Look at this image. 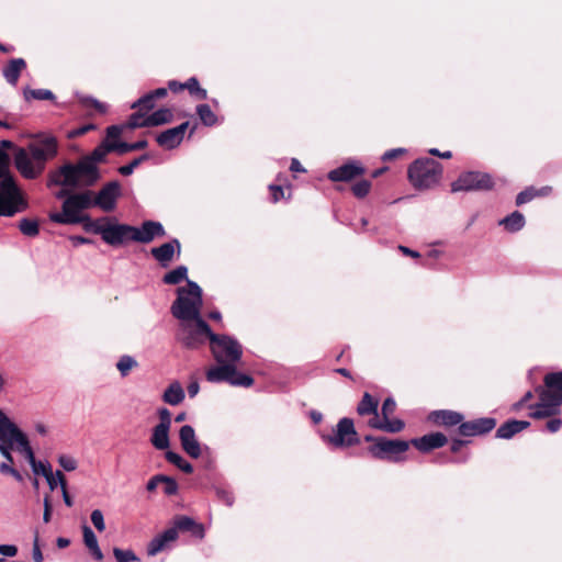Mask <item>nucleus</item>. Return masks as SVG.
<instances>
[{
  "label": "nucleus",
  "mask_w": 562,
  "mask_h": 562,
  "mask_svg": "<svg viewBox=\"0 0 562 562\" xmlns=\"http://www.w3.org/2000/svg\"><path fill=\"white\" fill-rule=\"evenodd\" d=\"M369 425L372 428L380 429V430L391 432V434L400 432L405 427V424L402 419H398V418L390 419V417L384 418V419H381L380 417H373L369 422Z\"/></svg>",
  "instance_id": "nucleus-28"
},
{
  "label": "nucleus",
  "mask_w": 562,
  "mask_h": 562,
  "mask_svg": "<svg viewBox=\"0 0 562 562\" xmlns=\"http://www.w3.org/2000/svg\"><path fill=\"white\" fill-rule=\"evenodd\" d=\"M496 426V419L481 417L469 422H462L459 426V434L464 437H474L490 432Z\"/></svg>",
  "instance_id": "nucleus-16"
},
{
  "label": "nucleus",
  "mask_w": 562,
  "mask_h": 562,
  "mask_svg": "<svg viewBox=\"0 0 562 562\" xmlns=\"http://www.w3.org/2000/svg\"><path fill=\"white\" fill-rule=\"evenodd\" d=\"M561 425H562V420L560 418H551L546 423L544 429L548 432L553 434V432H557L561 428Z\"/></svg>",
  "instance_id": "nucleus-60"
},
{
  "label": "nucleus",
  "mask_w": 562,
  "mask_h": 562,
  "mask_svg": "<svg viewBox=\"0 0 562 562\" xmlns=\"http://www.w3.org/2000/svg\"><path fill=\"white\" fill-rule=\"evenodd\" d=\"M18 553V548L13 544H0V554L4 557H15Z\"/></svg>",
  "instance_id": "nucleus-62"
},
{
  "label": "nucleus",
  "mask_w": 562,
  "mask_h": 562,
  "mask_svg": "<svg viewBox=\"0 0 562 562\" xmlns=\"http://www.w3.org/2000/svg\"><path fill=\"white\" fill-rule=\"evenodd\" d=\"M442 175V166L435 159L415 160L408 168V178L416 189H429L436 186Z\"/></svg>",
  "instance_id": "nucleus-9"
},
{
  "label": "nucleus",
  "mask_w": 562,
  "mask_h": 562,
  "mask_svg": "<svg viewBox=\"0 0 562 562\" xmlns=\"http://www.w3.org/2000/svg\"><path fill=\"white\" fill-rule=\"evenodd\" d=\"M159 488L161 490V492L165 495L171 496V495L177 494L178 483L176 482L175 479L167 476V475H162V481L159 485Z\"/></svg>",
  "instance_id": "nucleus-46"
},
{
  "label": "nucleus",
  "mask_w": 562,
  "mask_h": 562,
  "mask_svg": "<svg viewBox=\"0 0 562 562\" xmlns=\"http://www.w3.org/2000/svg\"><path fill=\"white\" fill-rule=\"evenodd\" d=\"M494 186L491 175L480 171H467L461 173L456 181L451 183V191H486Z\"/></svg>",
  "instance_id": "nucleus-12"
},
{
  "label": "nucleus",
  "mask_w": 562,
  "mask_h": 562,
  "mask_svg": "<svg viewBox=\"0 0 562 562\" xmlns=\"http://www.w3.org/2000/svg\"><path fill=\"white\" fill-rule=\"evenodd\" d=\"M447 437L441 432H431L420 438L412 439L411 443L422 452L441 448L447 443Z\"/></svg>",
  "instance_id": "nucleus-22"
},
{
  "label": "nucleus",
  "mask_w": 562,
  "mask_h": 562,
  "mask_svg": "<svg viewBox=\"0 0 562 562\" xmlns=\"http://www.w3.org/2000/svg\"><path fill=\"white\" fill-rule=\"evenodd\" d=\"M90 518H91V522L93 524V526L95 527V529L98 531H100V532L104 531L105 522H104L103 513L100 509L92 510Z\"/></svg>",
  "instance_id": "nucleus-52"
},
{
  "label": "nucleus",
  "mask_w": 562,
  "mask_h": 562,
  "mask_svg": "<svg viewBox=\"0 0 562 562\" xmlns=\"http://www.w3.org/2000/svg\"><path fill=\"white\" fill-rule=\"evenodd\" d=\"M34 138L25 148H18L14 155L16 170L27 180L38 178L59 150L58 139L52 134L37 133Z\"/></svg>",
  "instance_id": "nucleus-3"
},
{
  "label": "nucleus",
  "mask_w": 562,
  "mask_h": 562,
  "mask_svg": "<svg viewBox=\"0 0 562 562\" xmlns=\"http://www.w3.org/2000/svg\"><path fill=\"white\" fill-rule=\"evenodd\" d=\"M138 362L131 356L124 355L120 357L116 362V369L119 370L122 378H125L130 374L133 368H137Z\"/></svg>",
  "instance_id": "nucleus-41"
},
{
  "label": "nucleus",
  "mask_w": 562,
  "mask_h": 562,
  "mask_svg": "<svg viewBox=\"0 0 562 562\" xmlns=\"http://www.w3.org/2000/svg\"><path fill=\"white\" fill-rule=\"evenodd\" d=\"M530 426L529 422L512 419L502 424L496 430V437L501 439H510L516 434L522 431Z\"/></svg>",
  "instance_id": "nucleus-25"
},
{
  "label": "nucleus",
  "mask_w": 562,
  "mask_h": 562,
  "mask_svg": "<svg viewBox=\"0 0 562 562\" xmlns=\"http://www.w3.org/2000/svg\"><path fill=\"white\" fill-rule=\"evenodd\" d=\"M30 465L32 468V471L35 475H43L44 477H47L52 472V465L49 462L45 461H37L36 458L34 459V462H30Z\"/></svg>",
  "instance_id": "nucleus-47"
},
{
  "label": "nucleus",
  "mask_w": 562,
  "mask_h": 562,
  "mask_svg": "<svg viewBox=\"0 0 562 562\" xmlns=\"http://www.w3.org/2000/svg\"><path fill=\"white\" fill-rule=\"evenodd\" d=\"M171 528H176V531H188L193 537L198 539H203L205 536V530L202 524L196 522L194 519L188 516H180L176 518L173 526Z\"/></svg>",
  "instance_id": "nucleus-23"
},
{
  "label": "nucleus",
  "mask_w": 562,
  "mask_h": 562,
  "mask_svg": "<svg viewBox=\"0 0 562 562\" xmlns=\"http://www.w3.org/2000/svg\"><path fill=\"white\" fill-rule=\"evenodd\" d=\"M120 196V184L117 181L108 182L93 198L91 196L92 206H98L104 212H112L116 206Z\"/></svg>",
  "instance_id": "nucleus-15"
},
{
  "label": "nucleus",
  "mask_w": 562,
  "mask_h": 562,
  "mask_svg": "<svg viewBox=\"0 0 562 562\" xmlns=\"http://www.w3.org/2000/svg\"><path fill=\"white\" fill-rule=\"evenodd\" d=\"M82 535H83V542L86 547L89 549L91 555L97 560L101 561L103 559V553L99 547L97 536L94 535L93 530L85 524L82 526Z\"/></svg>",
  "instance_id": "nucleus-30"
},
{
  "label": "nucleus",
  "mask_w": 562,
  "mask_h": 562,
  "mask_svg": "<svg viewBox=\"0 0 562 562\" xmlns=\"http://www.w3.org/2000/svg\"><path fill=\"white\" fill-rule=\"evenodd\" d=\"M56 476L58 477V482H59V485L61 488L64 503L66 506L71 507L74 505V501H72L71 496L69 495V493L67 492V482H66L65 475L63 474L61 471L57 470Z\"/></svg>",
  "instance_id": "nucleus-49"
},
{
  "label": "nucleus",
  "mask_w": 562,
  "mask_h": 562,
  "mask_svg": "<svg viewBox=\"0 0 562 562\" xmlns=\"http://www.w3.org/2000/svg\"><path fill=\"white\" fill-rule=\"evenodd\" d=\"M83 229L86 232H92L94 234H100L102 236V232L105 228V225L100 224V221H92L89 215L81 216V223Z\"/></svg>",
  "instance_id": "nucleus-45"
},
{
  "label": "nucleus",
  "mask_w": 562,
  "mask_h": 562,
  "mask_svg": "<svg viewBox=\"0 0 562 562\" xmlns=\"http://www.w3.org/2000/svg\"><path fill=\"white\" fill-rule=\"evenodd\" d=\"M269 189L273 202H278L283 196V188L281 186L270 184Z\"/></svg>",
  "instance_id": "nucleus-64"
},
{
  "label": "nucleus",
  "mask_w": 562,
  "mask_h": 562,
  "mask_svg": "<svg viewBox=\"0 0 562 562\" xmlns=\"http://www.w3.org/2000/svg\"><path fill=\"white\" fill-rule=\"evenodd\" d=\"M86 104L93 106L99 113H105L108 111V105L99 100L89 97L85 100Z\"/></svg>",
  "instance_id": "nucleus-58"
},
{
  "label": "nucleus",
  "mask_w": 562,
  "mask_h": 562,
  "mask_svg": "<svg viewBox=\"0 0 562 562\" xmlns=\"http://www.w3.org/2000/svg\"><path fill=\"white\" fill-rule=\"evenodd\" d=\"M430 419L436 423L443 426H456L462 423L463 415L454 412V411H448V409H441V411H434L430 414Z\"/></svg>",
  "instance_id": "nucleus-26"
},
{
  "label": "nucleus",
  "mask_w": 562,
  "mask_h": 562,
  "mask_svg": "<svg viewBox=\"0 0 562 562\" xmlns=\"http://www.w3.org/2000/svg\"><path fill=\"white\" fill-rule=\"evenodd\" d=\"M90 190L69 194L61 204V212L49 214V220L56 224L75 225L81 223L82 211L92 207Z\"/></svg>",
  "instance_id": "nucleus-6"
},
{
  "label": "nucleus",
  "mask_w": 562,
  "mask_h": 562,
  "mask_svg": "<svg viewBox=\"0 0 562 562\" xmlns=\"http://www.w3.org/2000/svg\"><path fill=\"white\" fill-rule=\"evenodd\" d=\"M364 171V168L360 164L350 161L330 170L327 177L333 182L350 181L359 176H362Z\"/></svg>",
  "instance_id": "nucleus-20"
},
{
  "label": "nucleus",
  "mask_w": 562,
  "mask_h": 562,
  "mask_svg": "<svg viewBox=\"0 0 562 562\" xmlns=\"http://www.w3.org/2000/svg\"><path fill=\"white\" fill-rule=\"evenodd\" d=\"M26 67L25 60L23 58H13L10 63L3 68L2 74L5 80L15 86L21 71Z\"/></svg>",
  "instance_id": "nucleus-29"
},
{
  "label": "nucleus",
  "mask_w": 562,
  "mask_h": 562,
  "mask_svg": "<svg viewBox=\"0 0 562 562\" xmlns=\"http://www.w3.org/2000/svg\"><path fill=\"white\" fill-rule=\"evenodd\" d=\"M189 122H183L176 127L168 128L156 136V140L165 149L177 148L184 138Z\"/></svg>",
  "instance_id": "nucleus-17"
},
{
  "label": "nucleus",
  "mask_w": 562,
  "mask_h": 562,
  "mask_svg": "<svg viewBox=\"0 0 562 562\" xmlns=\"http://www.w3.org/2000/svg\"><path fill=\"white\" fill-rule=\"evenodd\" d=\"M166 460L170 462L171 464L179 468L181 471H183L187 474H190L193 472V467L190 462H188L179 453L168 450L165 454Z\"/></svg>",
  "instance_id": "nucleus-36"
},
{
  "label": "nucleus",
  "mask_w": 562,
  "mask_h": 562,
  "mask_svg": "<svg viewBox=\"0 0 562 562\" xmlns=\"http://www.w3.org/2000/svg\"><path fill=\"white\" fill-rule=\"evenodd\" d=\"M172 117V111L168 108H160L148 115L143 113V127L162 125L171 122Z\"/></svg>",
  "instance_id": "nucleus-27"
},
{
  "label": "nucleus",
  "mask_w": 562,
  "mask_h": 562,
  "mask_svg": "<svg viewBox=\"0 0 562 562\" xmlns=\"http://www.w3.org/2000/svg\"><path fill=\"white\" fill-rule=\"evenodd\" d=\"M14 445H0V453L5 459V462L13 463L12 449Z\"/></svg>",
  "instance_id": "nucleus-61"
},
{
  "label": "nucleus",
  "mask_w": 562,
  "mask_h": 562,
  "mask_svg": "<svg viewBox=\"0 0 562 562\" xmlns=\"http://www.w3.org/2000/svg\"><path fill=\"white\" fill-rule=\"evenodd\" d=\"M176 247L178 248V252H180L179 240L172 239L171 241L165 243L159 247L153 248L151 255L158 262H160L161 266L166 267L172 260Z\"/></svg>",
  "instance_id": "nucleus-24"
},
{
  "label": "nucleus",
  "mask_w": 562,
  "mask_h": 562,
  "mask_svg": "<svg viewBox=\"0 0 562 562\" xmlns=\"http://www.w3.org/2000/svg\"><path fill=\"white\" fill-rule=\"evenodd\" d=\"M11 175L10 171V157L9 155L0 147V177Z\"/></svg>",
  "instance_id": "nucleus-55"
},
{
  "label": "nucleus",
  "mask_w": 562,
  "mask_h": 562,
  "mask_svg": "<svg viewBox=\"0 0 562 562\" xmlns=\"http://www.w3.org/2000/svg\"><path fill=\"white\" fill-rule=\"evenodd\" d=\"M131 108L136 111L131 115L130 120L125 124L111 125L106 128V139H110L111 153L123 155L132 150L140 149V140L133 144L120 140L123 130L140 127V98L136 99L132 103Z\"/></svg>",
  "instance_id": "nucleus-10"
},
{
  "label": "nucleus",
  "mask_w": 562,
  "mask_h": 562,
  "mask_svg": "<svg viewBox=\"0 0 562 562\" xmlns=\"http://www.w3.org/2000/svg\"><path fill=\"white\" fill-rule=\"evenodd\" d=\"M216 495L220 501H222L225 505L232 506L234 504V496L233 494L224 488H217Z\"/></svg>",
  "instance_id": "nucleus-57"
},
{
  "label": "nucleus",
  "mask_w": 562,
  "mask_h": 562,
  "mask_svg": "<svg viewBox=\"0 0 562 562\" xmlns=\"http://www.w3.org/2000/svg\"><path fill=\"white\" fill-rule=\"evenodd\" d=\"M113 554L117 562H137L138 558L132 550L113 549Z\"/></svg>",
  "instance_id": "nucleus-48"
},
{
  "label": "nucleus",
  "mask_w": 562,
  "mask_h": 562,
  "mask_svg": "<svg viewBox=\"0 0 562 562\" xmlns=\"http://www.w3.org/2000/svg\"><path fill=\"white\" fill-rule=\"evenodd\" d=\"M184 89H188L191 94L195 95L200 100H205L207 98V92L205 89L200 87V83L195 77L189 78L184 83Z\"/></svg>",
  "instance_id": "nucleus-44"
},
{
  "label": "nucleus",
  "mask_w": 562,
  "mask_h": 562,
  "mask_svg": "<svg viewBox=\"0 0 562 562\" xmlns=\"http://www.w3.org/2000/svg\"><path fill=\"white\" fill-rule=\"evenodd\" d=\"M183 280H188V268L186 266H178L173 270L167 272L162 279L166 284H179Z\"/></svg>",
  "instance_id": "nucleus-37"
},
{
  "label": "nucleus",
  "mask_w": 562,
  "mask_h": 562,
  "mask_svg": "<svg viewBox=\"0 0 562 562\" xmlns=\"http://www.w3.org/2000/svg\"><path fill=\"white\" fill-rule=\"evenodd\" d=\"M499 225L510 233L520 231L525 226V216L522 213L515 211L499 221Z\"/></svg>",
  "instance_id": "nucleus-33"
},
{
  "label": "nucleus",
  "mask_w": 562,
  "mask_h": 562,
  "mask_svg": "<svg viewBox=\"0 0 562 562\" xmlns=\"http://www.w3.org/2000/svg\"><path fill=\"white\" fill-rule=\"evenodd\" d=\"M23 431L0 409V445H14Z\"/></svg>",
  "instance_id": "nucleus-21"
},
{
  "label": "nucleus",
  "mask_w": 562,
  "mask_h": 562,
  "mask_svg": "<svg viewBox=\"0 0 562 562\" xmlns=\"http://www.w3.org/2000/svg\"><path fill=\"white\" fill-rule=\"evenodd\" d=\"M179 439L183 451L191 458L198 459L202 454V447L199 442L195 430L191 425H184L179 430Z\"/></svg>",
  "instance_id": "nucleus-18"
},
{
  "label": "nucleus",
  "mask_w": 562,
  "mask_h": 562,
  "mask_svg": "<svg viewBox=\"0 0 562 562\" xmlns=\"http://www.w3.org/2000/svg\"><path fill=\"white\" fill-rule=\"evenodd\" d=\"M33 560L35 562H43L44 557L41 551L40 544H38V535H35L34 543H33Z\"/></svg>",
  "instance_id": "nucleus-63"
},
{
  "label": "nucleus",
  "mask_w": 562,
  "mask_h": 562,
  "mask_svg": "<svg viewBox=\"0 0 562 562\" xmlns=\"http://www.w3.org/2000/svg\"><path fill=\"white\" fill-rule=\"evenodd\" d=\"M15 443L18 446V450L24 456V458L26 459V461L30 463V462H34V459H35V454H34V451L30 445V441H29V438L27 436L22 432L18 439L15 440Z\"/></svg>",
  "instance_id": "nucleus-39"
},
{
  "label": "nucleus",
  "mask_w": 562,
  "mask_h": 562,
  "mask_svg": "<svg viewBox=\"0 0 562 562\" xmlns=\"http://www.w3.org/2000/svg\"><path fill=\"white\" fill-rule=\"evenodd\" d=\"M546 389L539 387V403L531 406L530 416L536 419L559 413L562 404V370L544 376Z\"/></svg>",
  "instance_id": "nucleus-4"
},
{
  "label": "nucleus",
  "mask_w": 562,
  "mask_h": 562,
  "mask_svg": "<svg viewBox=\"0 0 562 562\" xmlns=\"http://www.w3.org/2000/svg\"><path fill=\"white\" fill-rule=\"evenodd\" d=\"M26 209L27 202L13 175L0 177V217H11Z\"/></svg>",
  "instance_id": "nucleus-8"
},
{
  "label": "nucleus",
  "mask_w": 562,
  "mask_h": 562,
  "mask_svg": "<svg viewBox=\"0 0 562 562\" xmlns=\"http://www.w3.org/2000/svg\"><path fill=\"white\" fill-rule=\"evenodd\" d=\"M177 294L171 305L173 317L178 321L202 317V289L196 282L187 280V286L179 288Z\"/></svg>",
  "instance_id": "nucleus-5"
},
{
  "label": "nucleus",
  "mask_w": 562,
  "mask_h": 562,
  "mask_svg": "<svg viewBox=\"0 0 562 562\" xmlns=\"http://www.w3.org/2000/svg\"><path fill=\"white\" fill-rule=\"evenodd\" d=\"M409 448V442L401 439H387L379 437L374 443L369 447V452L375 459H387L392 461H400L398 454L406 452Z\"/></svg>",
  "instance_id": "nucleus-11"
},
{
  "label": "nucleus",
  "mask_w": 562,
  "mask_h": 562,
  "mask_svg": "<svg viewBox=\"0 0 562 562\" xmlns=\"http://www.w3.org/2000/svg\"><path fill=\"white\" fill-rule=\"evenodd\" d=\"M102 239L112 246H117L127 241H140V227H131L127 225H105L102 232Z\"/></svg>",
  "instance_id": "nucleus-14"
},
{
  "label": "nucleus",
  "mask_w": 562,
  "mask_h": 562,
  "mask_svg": "<svg viewBox=\"0 0 562 562\" xmlns=\"http://www.w3.org/2000/svg\"><path fill=\"white\" fill-rule=\"evenodd\" d=\"M165 229L159 222H143V244L151 241L155 237L164 236Z\"/></svg>",
  "instance_id": "nucleus-34"
},
{
  "label": "nucleus",
  "mask_w": 562,
  "mask_h": 562,
  "mask_svg": "<svg viewBox=\"0 0 562 562\" xmlns=\"http://www.w3.org/2000/svg\"><path fill=\"white\" fill-rule=\"evenodd\" d=\"M25 100H55V94L48 89H27L24 90Z\"/></svg>",
  "instance_id": "nucleus-43"
},
{
  "label": "nucleus",
  "mask_w": 562,
  "mask_h": 562,
  "mask_svg": "<svg viewBox=\"0 0 562 562\" xmlns=\"http://www.w3.org/2000/svg\"><path fill=\"white\" fill-rule=\"evenodd\" d=\"M58 463L65 471H75L78 467L77 460L68 454H60L58 457Z\"/></svg>",
  "instance_id": "nucleus-51"
},
{
  "label": "nucleus",
  "mask_w": 562,
  "mask_h": 562,
  "mask_svg": "<svg viewBox=\"0 0 562 562\" xmlns=\"http://www.w3.org/2000/svg\"><path fill=\"white\" fill-rule=\"evenodd\" d=\"M196 114L199 115L201 122L205 126H213L217 123V116L212 111L211 106L209 104H199L196 106Z\"/></svg>",
  "instance_id": "nucleus-38"
},
{
  "label": "nucleus",
  "mask_w": 562,
  "mask_h": 562,
  "mask_svg": "<svg viewBox=\"0 0 562 562\" xmlns=\"http://www.w3.org/2000/svg\"><path fill=\"white\" fill-rule=\"evenodd\" d=\"M395 401L392 397L385 398L381 407V419L389 418L395 412Z\"/></svg>",
  "instance_id": "nucleus-53"
},
{
  "label": "nucleus",
  "mask_w": 562,
  "mask_h": 562,
  "mask_svg": "<svg viewBox=\"0 0 562 562\" xmlns=\"http://www.w3.org/2000/svg\"><path fill=\"white\" fill-rule=\"evenodd\" d=\"M167 95L166 88H157L154 91L143 94V110H151L155 106V100Z\"/></svg>",
  "instance_id": "nucleus-42"
},
{
  "label": "nucleus",
  "mask_w": 562,
  "mask_h": 562,
  "mask_svg": "<svg viewBox=\"0 0 562 562\" xmlns=\"http://www.w3.org/2000/svg\"><path fill=\"white\" fill-rule=\"evenodd\" d=\"M370 188H371L370 181L360 180L352 186L351 190H352V193L357 198L361 199V198H364L369 193Z\"/></svg>",
  "instance_id": "nucleus-50"
},
{
  "label": "nucleus",
  "mask_w": 562,
  "mask_h": 562,
  "mask_svg": "<svg viewBox=\"0 0 562 562\" xmlns=\"http://www.w3.org/2000/svg\"><path fill=\"white\" fill-rule=\"evenodd\" d=\"M378 405V401L374 400L368 392H366L362 396V400L358 404L357 412L362 416L373 414L374 417H379Z\"/></svg>",
  "instance_id": "nucleus-35"
},
{
  "label": "nucleus",
  "mask_w": 562,
  "mask_h": 562,
  "mask_svg": "<svg viewBox=\"0 0 562 562\" xmlns=\"http://www.w3.org/2000/svg\"><path fill=\"white\" fill-rule=\"evenodd\" d=\"M111 153L110 139L106 137L89 155L81 157L77 164L66 162L48 175V186L64 188H89L100 179L98 164Z\"/></svg>",
  "instance_id": "nucleus-2"
},
{
  "label": "nucleus",
  "mask_w": 562,
  "mask_h": 562,
  "mask_svg": "<svg viewBox=\"0 0 562 562\" xmlns=\"http://www.w3.org/2000/svg\"><path fill=\"white\" fill-rule=\"evenodd\" d=\"M211 351L217 362L206 370V380L211 383L226 382L232 386L250 387L254 379L237 370V363L243 357L239 341L229 335H212Z\"/></svg>",
  "instance_id": "nucleus-1"
},
{
  "label": "nucleus",
  "mask_w": 562,
  "mask_h": 562,
  "mask_svg": "<svg viewBox=\"0 0 562 562\" xmlns=\"http://www.w3.org/2000/svg\"><path fill=\"white\" fill-rule=\"evenodd\" d=\"M405 151H406V149H404V148H393V149L386 150L382 155V160L389 161V160L395 159L398 156L403 155Z\"/></svg>",
  "instance_id": "nucleus-59"
},
{
  "label": "nucleus",
  "mask_w": 562,
  "mask_h": 562,
  "mask_svg": "<svg viewBox=\"0 0 562 562\" xmlns=\"http://www.w3.org/2000/svg\"><path fill=\"white\" fill-rule=\"evenodd\" d=\"M212 335L214 333L207 323L202 317H198L179 321L175 337L184 348L198 349L205 344L206 339L211 341Z\"/></svg>",
  "instance_id": "nucleus-7"
},
{
  "label": "nucleus",
  "mask_w": 562,
  "mask_h": 562,
  "mask_svg": "<svg viewBox=\"0 0 562 562\" xmlns=\"http://www.w3.org/2000/svg\"><path fill=\"white\" fill-rule=\"evenodd\" d=\"M169 428L166 424H158L154 428L151 443L158 450H165L169 447Z\"/></svg>",
  "instance_id": "nucleus-32"
},
{
  "label": "nucleus",
  "mask_w": 562,
  "mask_h": 562,
  "mask_svg": "<svg viewBox=\"0 0 562 562\" xmlns=\"http://www.w3.org/2000/svg\"><path fill=\"white\" fill-rule=\"evenodd\" d=\"M19 229L27 237H35L40 233L38 221L24 217L19 222Z\"/></svg>",
  "instance_id": "nucleus-40"
},
{
  "label": "nucleus",
  "mask_w": 562,
  "mask_h": 562,
  "mask_svg": "<svg viewBox=\"0 0 562 562\" xmlns=\"http://www.w3.org/2000/svg\"><path fill=\"white\" fill-rule=\"evenodd\" d=\"M140 165V156L138 157H135L130 164L127 165H124V166H121L119 168V172L122 175V176H130L133 173L134 169Z\"/></svg>",
  "instance_id": "nucleus-56"
},
{
  "label": "nucleus",
  "mask_w": 562,
  "mask_h": 562,
  "mask_svg": "<svg viewBox=\"0 0 562 562\" xmlns=\"http://www.w3.org/2000/svg\"><path fill=\"white\" fill-rule=\"evenodd\" d=\"M536 195H538V193L532 188L526 189L518 193V195L516 198V204L522 205V204L531 201Z\"/></svg>",
  "instance_id": "nucleus-54"
},
{
  "label": "nucleus",
  "mask_w": 562,
  "mask_h": 562,
  "mask_svg": "<svg viewBox=\"0 0 562 562\" xmlns=\"http://www.w3.org/2000/svg\"><path fill=\"white\" fill-rule=\"evenodd\" d=\"M324 440L333 448H347L359 442L353 420L344 417L336 425L333 435L324 436Z\"/></svg>",
  "instance_id": "nucleus-13"
},
{
  "label": "nucleus",
  "mask_w": 562,
  "mask_h": 562,
  "mask_svg": "<svg viewBox=\"0 0 562 562\" xmlns=\"http://www.w3.org/2000/svg\"><path fill=\"white\" fill-rule=\"evenodd\" d=\"M184 396L186 393L182 385L178 381H175L165 390L162 400L167 404L176 406L184 400Z\"/></svg>",
  "instance_id": "nucleus-31"
},
{
  "label": "nucleus",
  "mask_w": 562,
  "mask_h": 562,
  "mask_svg": "<svg viewBox=\"0 0 562 562\" xmlns=\"http://www.w3.org/2000/svg\"><path fill=\"white\" fill-rule=\"evenodd\" d=\"M178 533L176 528H168L161 533L157 535L147 546V554L155 557L158 553L171 548V544L177 540Z\"/></svg>",
  "instance_id": "nucleus-19"
}]
</instances>
